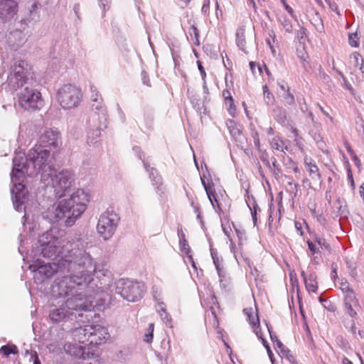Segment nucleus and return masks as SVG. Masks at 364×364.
I'll list each match as a JSON object with an SVG mask.
<instances>
[{"label": "nucleus", "instance_id": "39", "mask_svg": "<svg viewBox=\"0 0 364 364\" xmlns=\"http://www.w3.org/2000/svg\"><path fill=\"white\" fill-rule=\"evenodd\" d=\"M320 247L323 251H326L328 253L327 255H330L331 253V247L329 243H328L326 240L323 239L321 240L320 238Z\"/></svg>", "mask_w": 364, "mask_h": 364}, {"label": "nucleus", "instance_id": "1", "mask_svg": "<svg viewBox=\"0 0 364 364\" xmlns=\"http://www.w3.org/2000/svg\"><path fill=\"white\" fill-rule=\"evenodd\" d=\"M88 242L82 237H75L63 245L60 259L58 262L40 264L33 267V279L42 283L51 278L58 271L68 273L55 279L52 287L53 294L67 298L66 306L71 309H90L92 301L86 299L81 291L88 287L97 271V263L87 251Z\"/></svg>", "mask_w": 364, "mask_h": 364}, {"label": "nucleus", "instance_id": "41", "mask_svg": "<svg viewBox=\"0 0 364 364\" xmlns=\"http://www.w3.org/2000/svg\"><path fill=\"white\" fill-rule=\"evenodd\" d=\"M225 104H226L227 106L228 105L229 106L228 109V112H229L230 114L232 115V117H234L235 116V112L236 111V107H235V105L234 104L233 98L232 97V101H230V100H225Z\"/></svg>", "mask_w": 364, "mask_h": 364}, {"label": "nucleus", "instance_id": "29", "mask_svg": "<svg viewBox=\"0 0 364 364\" xmlns=\"http://www.w3.org/2000/svg\"><path fill=\"white\" fill-rule=\"evenodd\" d=\"M263 93H264V97L266 103L267 105L272 104L274 101V95L270 92V91L268 89L267 85L263 86Z\"/></svg>", "mask_w": 364, "mask_h": 364}, {"label": "nucleus", "instance_id": "44", "mask_svg": "<svg viewBox=\"0 0 364 364\" xmlns=\"http://www.w3.org/2000/svg\"><path fill=\"white\" fill-rule=\"evenodd\" d=\"M132 150L136 154V157H137L139 159H141L143 157H145L144 153L141 151L139 146H134Z\"/></svg>", "mask_w": 364, "mask_h": 364}, {"label": "nucleus", "instance_id": "4", "mask_svg": "<svg viewBox=\"0 0 364 364\" xmlns=\"http://www.w3.org/2000/svg\"><path fill=\"white\" fill-rule=\"evenodd\" d=\"M62 145L60 133L55 128L46 129L38 140V144L30 151L28 159H48L52 151V159L55 157L58 148ZM28 159V158H26Z\"/></svg>", "mask_w": 364, "mask_h": 364}, {"label": "nucleus", "instance_id": "43", "mask_svg": "<svg viewBox=\"0 0 364 364\" xmlns=\"http://www.w3.org/2000/svg\"><path fill=\"white\" fill-rule=\"evenodd\" d=\"M247 205L249 206V208H250V209L251 210L252 217V219L254 220V223H255L257 210V209L259 210V206L256 203V202L255 201L254 199H253L252 208L250 206V205L249 203H247Z\"/></svg>", "mask_w": 364, "mask_h": 364}, {"label": "nucleus", "instance_id": "64", "mask_svg": "<svg viewBox=\"0 0 364 364\" xmlns=\"http://www.w3.org/2000/svg\"><path fill=\"white\" fill-rule=\"evenodd\" d=\"M267 328H268V331H269V336H270L272 341L273 343H276L277 339H278L277 336L271 331V330L269 329V326L267 325Z\"/></svg>", "mask_w": 364, "mask_h": 364}, {"label": "nucleus", "instance_id": "18", "mask_svg": "<svg viewBox=\"0 0 364 364\" xmlns=\"http://www.w3.org/2000/svg\"><path fill=\"white\" fill-rule=\"evenodd\" d=\"M7 41L9 43V46L15 50H16L18 46L23 44L26 41L24 34L19 29H16L13 31H11L7 35Z\"/></svg>", "mask_w": 364, "mask_h": 364}, {"label": "nucleus", "instance_id": "17", "mask_svg": "<svg viewBox=\"0 0 364 364\" xmlns=\"http://www.w3.org/2000/svg\"><path fill=\"white\" fill-rule=\"evenodd\" d=\"M312 267H309V273L302 272V276L305 282L306 288L309 291L316 293L318 289L317 276L315 272H311Z\"/></svg>", "mask_w": 364, "mask_h": 364}, {"label": "nucleus", "instance_id": "21", "mask_svg": "<svg viewBox=\"0 0 364 364\" xmlns=\"http://www.w3.org/2000/svg\"><path fill=\"white\" fill-rule=\"evenodd\" d=\"M226 126L229 130L230 135L238 141H241L242 129L240 125L232 119H228L226 121Z\"/></svg>", "mask_w": 364, "mask_h": 364}, {"label": "nucleus", "instance_id": "45", "mask_svg": "<svg viewBox=\"0 0 364 364\" xmlns=\"http://www.w3.org/2000/svg\"><path fill=\"white\" fill-rule=\"evenodd\" d=\"M197 65H198V70L200 71V73L201 75L202 79L203 81H205V77H206V73H205L204 67L203 66L202 62H200V60H198Z\"/></svg>", "mask_w": 364, "mask_h": 364}, {"label": "nucleus", "instance_id": "36", "mask_svg": "<svg viewBox=\"0 0 364 364\" xmlns=\"http://www.w3.org/2000/svg\"><path fill=\"white\" fill-rule=\"evenodd\" d=\"M335 208L338 210V212L341 214H343L346 211V203L341 199L336 200L335 204Z\"/></svg>", "mask_w": 364, "mask_h": 364}, {"label": "nucleus", "instance_id": "61", "mask_svg": "<svg viewBox=\"0 0 364 364\" xmlns=\"http://www.w3.org/2000/svg\"><path fill=\"white\" fill-rule=\"evenodd\" d=\"M309 208L310 210L311 211L312 214L315 215V216L317 217V215H316L317 211H316V204L309 203Z\"/></svg>", "mask_w": 364, "mask_h": 364}, {"label": "nucleus", "instance_id": "6", "mask_svg": "<svg viewBox=\"0 0 364 364\" xmlns=\"http://www.w3.org/2000/svg\"><path fill=\"white\" fill-rule=\"evenodd\" d=\"M41 254L45 258L60 259L62 251L61 240L54 237L51 231L43 233L38 240Z\"/></svg>", "mask_w": 364, "mask_h": 364}, {"label": "nucleus", "instance_id": "15", "mask_svg": "<svg viewBox=\"0 0 364 364\" xmlns=\"http://www.w3.org/2000/svg\"><path fill=\"white\" fill-rule=\"evenodd\" d=\"M92 325H85L76 328L73 331L74 339L80 343L90 344V335L92 334Z\"/></svg>", "mask_w": 364, "mask_h": 364}, {"label": "nucleus", "instance_id": "27", "mask_svg": "<svg viewBox=\"0 0 364 364\" xmlns=\"http://www.w3.org/2000/svg\"><path fill=\"white\" fill-rule=\"evenodd\" d=\"M265 166L276 176H279L281 173L280 169L277 164V161H262Z\"/></svg>", "mask_w": 364, "mask_h": 364}, {"label": "nucleus", "instance_id": "49", "mask_svg": "<svg viewBox=\"0 0 364 364\" xmlns=\"http://www.w3.org/2000/svg\"><path fill=\"white\" fill-rule=\"evenodd\" d=\"M145 122H146V126L149 128H151L152 127L153 122H154L153 115L151 114H145Z\"/></svg>", "mask_w": 364, "mask_h": 364}, {"label": "nucleus", "instance_id": "54", "mask_svg": "<svg viewBox=\"0 0 364 364\" xmlns=\"http://www.w3.org/2000/svg\"><path fill=\"white\" fill-rule=\"evenodd\" d=\"M331 276L333 279H335L336 278L338 277L337 266L335 263L331 264Z\"/></svg>", "mask_w": 364, "mask_h": 364}, {"label": "nucleus", "instance_id": "42", "mask_svg": "<svg viewBox=\"0 0 364 364\" xmlns=\"http://www.w3.org/2000/svg\"><path fill=\"white\" fill-rule=\"evenodd\" d=\"M353 301H349V299H347V296L345 297L346 307L347 308L348 312L350 316H353L354 315L356 314L355 311L352 308L351 303Z\"/></svg>", "mask_w": 364, "mask_h": 364}, {"label": "nucleus", "instance_id": "32", "mask_svg": "<svg viewBox=\"0 0 364 364\" xmlns=\"http://www.w3.org/2000/svg\"><path fill=\"white\" fill-rule=\"evenodd\" d=\"M346 265H347V268L349 271L350 275L355 279L357 278L358 272L356 270L355 264L350 260H347Z\"/></svg>", "mask_w": 364, "mask_h": 364}, {"label": "nucleus", "instance_id": "48", "mask_svg": "<svg viewBox=\"0 0 364 364\" xmlns=\"http://www.w3.org/2000/svg\"><path fill=\"white\" fill-rule=\"evenodd\" d=\"M210 9V1L209 0H205L203 5L201 9V12L204 15H207L209 12Z\"/></svg>", "mask_w": 364, "mask_h": 364}, {"label": "nucleus", "instance_id": "31", "mask_svg": "<svg viewBox=\"0 0 364 364\" xmlns=\"http://www.w3.org/2000/svg\"><path fill=\"white\" fill-rule=\"evenodd\" d=\"M348 43L352 47H358L359 46V37L357 33H349L348 35Z\"/></svg>", "mask_w": 364, "mask_h": 364}, {"label": "nucleus", "instance_id": "10", "mask_svg": "<svg viewBox=\"0 0 364 364\" xmlns=\"http://www.w3.org/2000/svg\"><path fill=\"white\" fill-rule=\"evenodd\" d=\"M28 64L24 60L18 61L14 65L13 74L8 77L7 81L11 88L16 90L28 83L31 78L32 80V73L28 69Z\"/></svg>", "mask_w": 364, "mask_h": 364}, {"label": "nucleus", "instance_id": "38", "mask_svg": "<svg viewBox=\"0 0 364 364\" xmlns=\"http://www.w3.org/2000/svg\"><path fill=\"white\" fill-rule=\"evenodd\" d=\"M344 167L347 170L348 179L350 181L351 186H354V181H353V173H352V171L350 169L348 161H345V162H344Z\"/></svg>", "mask_w": 364, "mask_h": 364}, {"label": "nucleus", "instance_id": "9", "mask_svg": "<svg viewBox=\"0 0 364 364\" xmlns=\"http://www.w3.org/2000/svg\"><path fill=\"white\" fill-rule=\"evenodd\" d=\"M93 290V287L90 285H88L85 289L80 291L82 293L83 296L87 299L92 301V306L90 309H71L66 306V301L65 302V306H61L60 308L53 309L50 311L49 316L50 319L54 322H60L63 321H66L69 319L71 316H73V311H87L93 309L94 304V297L92 294H90V291Z\"/></svg>", "mask_w": 364, "mask_h": 364}, {"label": "nucleus", "instance_id": "23", "mask_svg": "<svg viewBox=\"0 0 364 364\" xmlns=\"http://www.w3.org/2000/svg\"><path fill=\"white\" fill-rule=\"evenodd\" d=\"M340 289L343 292L346 293L347 299L349 301H354L355 299V294L350 287L349 282L346 279H342L340 282Z\"/></svg>", "mask_w": 364, "mask_h": 364}, {"label": "nucleus", "instance_id": "52", "mask_svg": "<svg viewBox=\"0 0 364 364\" xmlns=\"http://www.w3.org/2000/svg\"><path fill=\"white\" fill-rule=\"evenodd\" d=\"M287 96L285 97V100L287 102V103H288L289 105H292L294 103V97L292 94H291L289 92V90L288 89L287 90Z\"/></svg>", "mask_w": 364, "mask_h": 364}, {"label": "nucleus", "instance_id": "53", "mask_svg": "<svg viewBox=\"0 0 364 364\" xmlns=\"http://www.w3.org/2000/svg\"><path fill=\"white\" fill-rule=\"evenodd\" d=\"M189 33L191 36L193 34L195 38H199V31L196 26H191Z\"/></svg>", "mask_w": 364, "mask_h": 364}, {"label": "nucleus", "instance_id": "13", "mask_svg": "<svg viewBox=\"0 0 364 364\" xmlns=\"http://www.w3.org/2000/svg\"><path fill=\"white\" fill-rule=\"evenodd\" d=\"M17 3L14 0H0V18L10 21L16 14Z\"/></svg>", "mask_w": 364, "mask_h": 364}, {"label": "nucleus", "instance_id": "12", "mask_svg": "<svg viewBox=\"0 0 364 364\" xmlns=\"http://www.w3.org/2000/svg\"><path fill=\"white\" fill-rule=\"evenodd\" d=\"M67 355L73 357L75 360L90 359L94 356V353L86 351V348L77 343H67L64 346Z\"/></svg>", "mask_w": 364, "mask_h": 364}, {"label": "nucleus", "instance_id": "25", "mask_svg": "<svg viewBox=\"0 0 364 364\" xmlns=\"http://www.w3.org/2000/svg\"><path fill=\"white\" fill-rule=\"evenodd\" d=\"M178 235L179 237L181 250L186 252V255H188L191 253V248L187 240H186V235L182 229L178 230Z\"/></svg>", "mask_w": 364, "mask_h": 364}, {"label": "nucleus", "instance_id": "16", "mask_svg": "<svg viewBox=\"0 0 364 364\" xmlns=\"http://www.w3.org/2000/svg\"><path fill=\"white\" fill-rule=\"evenodd\" d=\"M194 164L197 168L199 170V161H194ZM200 166L202 169V174L200 176L201 182L205 190L208 197L210 198L211 184L209 182L206 183L205 180L208 181L211 180V175L204 161H200Z\"/></svg>", "mask_w": 364, "mask_h": 364}, {"label": "nucleus", "instance_id": "2", "mask_svg": "<svg viewBox=\"0 0 364 364\" xmlns=\"http://www.w3.org/2000/svg\"><path fill=\"white\" fill-rule=\"evenodd\" d=\"M14 165L11 173L12 187L11 199L14 208L18 212H25V205L28 197V191L23 184L26 176H32L40 173L41 181L45 186H51L54 189L55 198L59 199L69 193L75 186V175L73 171L63 168L56 171L47 161H13Z\"/></svg>", "mask_w": 364, "mask_h": 364}, {"label": "nucleus", "instance_id": "28", "mask_svg": "<svg viewBox=\"0 0 364 364\" xmlns=\"http://www.w3.org/2000/svg\"><path fill=\"white\" fill-rule=\"evenodd\" d=\"M102 130V129L101 127H97L96 129L93 130L91 134H89L87 136V143L95 145L97 142V141H95V139L100 136Z\"/></svg>", "mask_w": 364, "mask_h": 364}, {"label": "nucleus", "instance_id": "57", "mask_svg": "<svg viewBox=\"0 0 364 364\" xmlns=\"http://www.w3.org/2000/svg\"><path fill=\"white\" fill-rule=\"evenodd\" d=\"M308 16H316L318 14V12L312 7H309L306 9Z\"/></svg>", "mask_w": 364, "mask_h": 364}, {"label": "nucleus", "instance_id": "58", "mask_svg": "<svg viewBox=\"0 0 364 364\" xmlns=\"http://www.w3.org/2000/svg\"><path fill=\"white\" fill-rule=\"evenodd\" d=\"M223 96L225 98V100H230L232 101V95L230 94V92L228 90H224L223 91Z\"/></svg>", "mask_w": 364, "mask_h": 364}, {"label": "nucleus", "instance_id": "46", "mask_svg": "<svg viewBox=\"0 0 364 364\" xmlns=\"http://www.w3.org/2000/svg\"><path fill=\"white\" fill-rule=\"evenodd\" d=\"M216 270L220 278V282L222 283L225 278L226 271L223 267L218 268Z\"/></svg>", "mask_w": 364, "mask_h": 364}, {"label": "nucleus", "instance_id": "30", "mask_svg": "<svg viewBox=\"0 0 364 364\" xmlns=\"http://www.w3.org/2000/svg\"><path fill=\"white\" fill-rule=\"evenodd\" d=\"M154 329V324L151 323L149 324L147 332L144 334V341L148 343H151L153 341V333Z\"/></svg>", "mask_w": 364, "mask_h": 364}, {"label": "nucleus", "instance_id": "33", "mask_svg": "<svg viewBox=\"0 0 364 364\" xmlns=\"http://www.w3.org/2000/svg\"><path fill=\"white\" fill-rule=\"evenodd\" d=\"M271 146L274 149L284 151V142L279 138H274L271 142Z\"/></svg>", "mask_w": 364, "mask_h": 364}, {"label": "nucleus", "instance_id": "7", "mask_svg": "<svg viewBox=\"0 0 364 364\" xmlns=\"http://www.w3.org/2000/svg\"><path fill=\"white\" fill-rule=\"evenodd\" d=\"M118 214L113 210H107L99 218L97 230V232L105 240L110 239L114 234L119 222Z\"/></svg>", "mask_w": 364, "mask_h": 364}, {"label": "nucleus", "instance_id": "24", "mask_svg": "<svg viewBox=\"0 0 364 364\" xmlns=\"http://www.w3.org/2000/svg\"><path fill=\"white\" fill-rule=\"evenodd\" d=\"M236 43L241 50L247 53L245 50V29L242 28H240L236 32Z\"/></svg>", "mask_w": 364, "mask_h": 364}, {"label": "nucleus", "instance_id": "19", "mask_svg": "<svg viewBox=\"0 0 364 364\" xmlns=\"http://www.w3.org/2000/svg\"><path fill=\"white\" fill-rule=\"evenodd\" d=\"M95 95L96 97L94 98V95H91V108L95 111V115L97 114L99 119L102 117L105 121V108L102 105V98L99 92H96Z\"/></svg>", "mask_w": 364, "mask_h": 364}, {"label": "nucleus", "instance_id": "5", "mask_svg": "<svg viewBox=\"0 0 364 364\" xmlns=\"http://www.w3.org/2000/svg\"><path fill=\"white\" fill-rule=\"evenodd\" d=\"M144 292V284L137 282L121 279L115 283V293L129 301L134 302L140 299Z\"/></svg>", "mask_w": 364, "mask_h": 364}, {"label": "nucleus", "instance_id": "20", "mask_svg": "<svg viewBox=\"0 0 364 364\" xmlns=\"http://www.w3.org/2000/svg\"><path fill=\"white\" fill-rule=\"evenodd\" d=\"M243 312L245 315H247L248 318V321L250 323V325L252 326V328H255V333L258 337V338L262 339L263 338L262 334L261 333V329L259 328V320L258 315L256 314L255 316L253 315L254 312L252 309H244Z\"/></svg>", "mask_w": 364, "mask_h": 364}, {"label": "nucleus", "instance_id": "22", "mask_svg": "<svg viewBox=\"0 0 364 364\" xmlns=\"http://www.w3.org/2000/svg\"><path fill=\"white\" fill-rule=\"evenodd\" d=\"M144 166L145 169L149 173V178L153 181V185L161 184V177L158 175V172L155 168L151 166L148 161H144Z\"/></svg>", "mask_w": 364, "mask_h": 364}, {"label": "nucleus", "instance_id": "34", "mask_svg": "<svg viewBox=\"0 0 364 364\" xmlns=\"http://www.w3.org/2000/svg\"><path fill=\"white\" fill-rule=\"evenodd\" d=\"M0 351L1 353H3L6 356H8L9 355H10L11 353L15 354L17 353L16 346L11 347L7 345L3 346L1 348Z\"/></svg>", "mask_w": 364, "mask_h": 364}, {"label": "nucleus", "instance_id": "56", "mask_svg": "<svg viewBox=\"0 0 364 364\" xmlns=\"http://www.w3.org/2000/svg\"><path fill=\"white\" fill-rule=\"evenodd\" d=\"M141 78H142L143 83L144 85L150 86V85L149 84V76L145 71L141 72Z\"/></svg>", "mask_w": 364, "mask_h": 364}, {"label": "nucleus", "instance_id": "14", "mask_svg": "<svg viewBox=\"0 0 364 364\" xmlns=\"http://www.w3.org/2000/svg\"><path fill=\"white\" fill-rule=\"evenodd\" d=\"M92 331L90 336V344L97 346L104 343L108 336V331L105 327L100 325H92Z\"/></svg>", "mask_w": 364, "mask_h": 364}, {"label": "nucleus", "instance_id": "51", "mask_svg": "<svg viewBox=\"0 0 364 364\" xmlns=\"http://www.w3.org/2000/svg\"><path fill=\"white\" fill-rule=\"evenodd\" d=\"M303 223H304V221L303 222L295 221V223H294L295 229H296V232H298V234H299L300 235H303V232H302Z\"/></svg>", "mask_w": 364, "mask_h": 364}, {"label": "nucleus", "instance_id": "3", "mask_svg": "<svg viewBox=\"0 0 364 364\" xmlns=\"http://www.w3.org/2000/svg\"><path fill=\"white\" fill-rule=\"evenodd\" d=\"M88 202L87 193L78 188L69 198L58 200L50 208L46 217L52 223L63 221L65 226L71 227L85 211Z\"/></svg>", "mask_w": 364, "mask_h": 364}, {"label": "nucleus", "instance_id": "63", "mask_svg": "<svg viewBox=\"0 0 364 364\" xmlns=\"http://www.w3.org/2000/svg\"><path fill=\"white\" fill-rule=\"evenodd\" d=\"M208 199L210 201L211 204L213 205V206L214 207V202H213V200L215 201V202H218L217 199H216V197H215V192L211 189V194H210V198L208 197Z\"/></svg>", "mask_w": 364, "mask_h": 364}, {"label": "nucleus", "instance_id": "47", "mask_svg": "<svg viewBox=\"0 0 364 364\" xmlns=\"http://www.w3.org/2000/svg\"><path fill=\"white\" fill-rule=\"evenodd\" d=\"M305 162H306V161H305ZM306 165L309 168V172L311 174V173L316 174L318 172V169L316 165L312 164L311 161H310L309 163H306Z\"/></svg>", "mask_w": 364, "mask_h": 364}, {"label": "nucleus", "instance_id": "11", "mask_svg": "<svg viewBox=\"0 0 364 364\" xmlns=\"http://www.w3.org/2000/svg\"><path fill=\"white\" fill-rule=\"evenodd\" d=\"M18 104L26 110H36L42 106L41 94L36 90L25 87L18 94Z\"/></svg>", "mask_w": 364, "mask_h": 364}, {"label": "nucleus", "instance_id": "40", "mask_svg": "<svg viewBox=\"0 0 364 364\" xmlns=\"http://www.w3.org/2000/svg\"><path fill=\"white\" fill-rule=\"evenodd\" d=\"M99 5L102 9V17L105 16V13L109 9V4L111 0H98Z\"/></svg>", "mask_w": 364, "mask_h": 364}, {"label": "nucleus", "instance_id": "59", "mask_svg": "<svg viewBox=\"0 0 364 364\" xmlns=\"http://www.w3.org/2000/svg\"><path fill=\"white\" fill-rule=\"evenodd\" d=\"M213 263H214V265H215L216 269L218 268L223 267L222 266V259H220V257L216 258V259L214 258V259H213Z\"/></svg>", "mask_w": 364, "mask_h": 364}, {"label": "nucleus", "instance_id": "60", "mask_svg": "<svg viewBox=\"0 0 364 364\" xmlns=\"http://www.w3.org/2000/svg\"><path fill=\"white\" fill-rule=\"evenodd\" d=\"M282 2L285 8V9L287 10V11L291 14L292 16H293V13H294V11L292 9V8L291 6H289L285 0H282Z\"/></svg>", "mask_w": 364, "mask_h": 364}, {"label": "nucleus", "instance_id": "62", "mask_svg": "<svg viewBox=\"0 0 364 364\" xmlns=\"http://www.w3.org/2000/svg\"><path fill=\"white\" fill-rule=\"evenodd\" d=\"M152 293H153V297H154V299L155 301H158V304H159V302H161V299L159 298V296H160V293H158V291H157L156 290H153Z\"/></svg>", "mask_w": 364, "mask_h": 364}, {"label": "nucleus", "instance_id": "55", "mask_svg": "<svg viewBox=\"0 0 364 364\" xmlns=\"http://www.w3.org/2000/svg\"><path fill=\"white\" fill-rule=\"evenodd\" d=\"M307 243L310 252H311L312 255H314L316 252V245L310 240H308Z\"/></svg>", "mask_w": 364, "mask_h": 364}, {"label": "nucleus", "instance_id": "26", "mask_svg": "<svg viewBox=\"0 0 364 364\" xmlns=\"http://www.w3.org/2000/svg\"><path fill=\"white\" fill-rule=\"evenodd\" d=\"M159 309H157L159 314L161 318V320L166 324H169L171 322V316L169 314L166 312L165 309V304L164 302H159Z\"/></svg>", "mask_w": 364, "mask_h": 364}, {"label": "nucleus", "instance_id": "35", "mask_svg": "<svg viewBox=\"0 0 364 364\" xmlns=\"http://www.w3.org/2000/svg\"><path fill=\"white\" fill-rule=\"evenodd\" d=\"M306 341L311 346V349H315L316 346L314 344L312 334L308 326H306Z\"/></svg>", "mask_w": 364, "mask_h": 364}, {"label": "nucleus", "instance_id": "37", "mask_svg": "<svg viewBox=\"0 0 364 364\" xmlns=\"http://www.w3.org/2000/svg\"><path fill=\"white\" fill-rule=\"evenodd\" d=\"M251 136L254 139L255 146L259 149L260 146L259 134L255 128H251Z\"/></svg>", "mask_w": 364, "mask_h": 364}, {"label": "nucleus", "instance_id": "50", "mask_svg": "<svg viewBox=\"0 0 364 364\" xmlns=\"http://www.w3.org/2000/svg\"><path fill=\"white\" fill-rule=\"evenodd\" d=\"M276 346L278 348H279L282 351V353H289V350L286 348L284 344L279 340V339H277V341H276Z\"/></svg>", "mask_w": 364, "mask_h": 364}, {"label": "nucleus", "instance_id": "8", "mask_svg": "<svg viewBox=\"0 0 364 364\" xmlns=\"http://www.w3.org/2000/svg\"><path fill=\"white\" fill-rule=\"evenodd\" d=\"M82 97L81 90L72 84L63 85L57 92L58 101L63 109L77 107Z\"/></svg>", "mask_w": 364, "mask_h": 364}]
</instances>
